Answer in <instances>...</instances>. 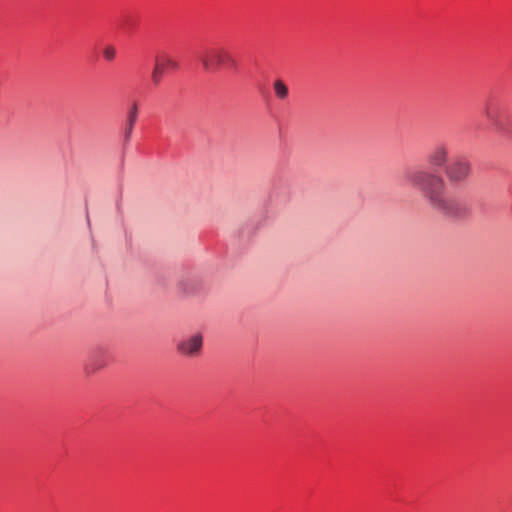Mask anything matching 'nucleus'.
<instances>
[{"label":"nucleus","mask_w":512,"mask_h":512,"mask_svg":"<svg viewBox=\"0 0 512 512\" xmlns=\"http://www.w3.org/2000/svg\"><path fill=\"white\" fill-rule=\"evenodd\" d=\"M449 147L445 143L436 144L427 155V163L435 171L415 168L404 174V181L410 187L420 191L428 205L437 213L461 219L469 215L470 208L465 200L448 196L444 178L437 172L446 169L450 162Z\"/></svg>","instance_id":"obj_1"},{"label":"nucleus","mask_w":512,"mask_h":512,"mask_svg":"<svg viewBox=\"0 0 512 512\" xmlns=\"http://www.w3.org/2000/svg\"><path fill=\"white\" fill-rule=\"evenodd\" d=\"M199 60L206 72H216L225 65L232 67L237 65L232 54L226 48L220 46L205 49L199 56Z\"/></svg>","instance_id":"obj_2"},{"label":"nucleus","mask_w":512,"mask_h":512,"mask_svg":"<svg viewBox=\"0 0 512 512\" xmlns=\"http://www.w3.org/2000/svg\"><path fill=\"white\" fill-rule=\"evenodd\" d=\"M445 176L450 184L466 183L472 175V164L464 156L453 157L445 169Z\"/></svg>","instance_id":"obj_3"},{"label":"nucleus","mask_w":512,"mask_h":512,"mask_svg":"<svg viewBox=\"0 0 512 512\" xmlns=\"http://www.w3.org/2000/svg\"><path fill=\"white\" fill-rule=\"evenodd\" d=\"M203 346V336L196 333L182 339L177 344V351L187 357H197L200 355Z\"/></svg>","instance_id":"obj_4"},{"label":"nucleus","mask_w":512,"mask_h":512,"mask_svg":"<svg viewBox=\"0 0 512 512\" xmlns=\"http://www.w3.org/2000/svg\"><path fill=\"white\" fill-rule=\"evenodd\" d=\"M177 289L184 296H194L202 289L201 281L196 276H184L178 281Z\"/></svg>","instance_id":"obj_5"},{"label":"nucleus","mask_w":512,"mask_h":512,"mask_svg":"<svg viewBox=\"0 0 512 512\" xmlns=\"http://www.w3.org/2000/svg\"><path fill=\"white\" fill-rule=\"evenodd\" d=\"M105 358L101 355L93 356L84 366V372L90 376L106 367Z\"/></svg>","instance_id":"obj_6"},{"label":"nucleus","mask_w":512,"mask_h":512,"mask_svg":"<svg viewBox=\"0 0 512 512\" xmlns=\"http://www.w3.org/2000/svg\"><path fill=\"white\" fill-rule=\"evenodd\" d=\"M155 59L159 61L167 71H177L180 68L179 62L165 51L158 52Z\"/></svg>","instance_id":"obj_7"},{"label":"nucleus","mask_w":512,"mask_h":512,"mask_svg":"<svg viewBox=\"0 0 512 512\" xmlns=\"http://www.w3.org/2000/svg\"><path fill=\"white\" fill-rule=\"evenodd\" d=\"M273 89L275 92V95L278 99L284 100L288 97V87L287 85L280 79H277L273 83Z\"/></svg>","instance_id":"obj_8"},{"label":"nucleus","mask_w":512,"mask_h":512,"mask_svg":"<svg viewBox=\"0 0 512 512\" xmlns=\"http://www.w3.org/2000/svg\"><path fill=\"white\" fill-rule=\"evenodd\" d=\"M484 114L488 119H490L491 121L494 122L496 128L498 129L499 127H498V121L496 119V108L492 104H488L485 107Z\"/></svg>","instance_id":"obj_9"},{"label":"nucleus","mask_w":512,"mask_h":512,"mask_svg":"<svg viewBox=\"0 0 512 512\" xmlns=\"http://www.w3.org/2000/svg\"><path fill=\"white\" fill-rule=\"evenodd\" d=\"M138 117L137 103H133L128 111L127 123L135 125Z\"/></svg>","instance_id":"obj_10"},{"label":"nucleus","mask_w":512,"mask_h":512,"mask_svg":"<svg viewBox=\"0 0 512 512\" xmlns=\"http://www.w3.org/2000/svg\"><path fill=\"white\" fill-rule=\"evenodd\" d=\"M115 56H116V49L113 46L108 45L103 49V57L106 60L112 61V60H114Z\"/></svg>","instance_id":"obj_11"},{"label":"nucleus","mask_w":512,"mask_h":512,"mask_svg":"<svg viewBox=\"0 0 512 512\" xmlns=\"http://www.w3.org/2000/svg\"><path fill=\"white\" fill-rule=\"evenodd\" d=\"M153 71L156 72L157 74L161 75L162 77L164 76V74L166 72H168L166 70V68L160 64L159 61H157L155 58H154V67H153Z\"/></svg>","instance_id":"obj_12"},{"label":"nucleus","mask_w":512,"mask_h":512,"mask_svg":"<svg viewBox=\"0 0 512 512\" xmlns=\"http://www.w3.org/2000/svg\"><path fill=\"white\" fill-rule=\"evenodd\" d=\"M153 71L156 72L157 74L161 75L162 77L164 76V74L166 72H168L166 70V68L160 64L159 61H157L155 58H154V67H153Z\"/></svg>","instance_id":"obj_13"},{"label":"nucleus","mask_w":512,"mask_h":512,"mask_svg":"<svg viewBox=\"0 0 512 512\" xmlns=\"http://www.w3.org/2000/svg\"><path fill=\"white\" fill-rule=\"evenodd\" d=\"M134 125L127 123L124 130V141L128 143L132 137Z\"/></svg>","instance_id":"obj_14"},{"label":"nucleus","mask_w":512,"mask_h":512,"mask_svg":"<svg viewBox=\"0 0 512 512\" xmlns=\"http://www.w3.org/2000/svg\"><path fill=\"white\" fill-rule=\"evenodd\" d=\"M162 79H163V77L161 75L157 74L156 72H154L152 70V72H151V81H152L154 86L160 85V83L162 82Z\"/></svg>","instance_id":"obj_15"}]
</instances>
